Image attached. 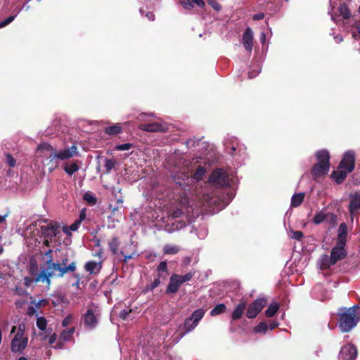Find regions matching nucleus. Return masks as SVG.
Masks as SVG:
<instances>
[{"instance_id":"obj_1","label":"nucleus","mask_w":360,"mask_h":360,"mask_svg":"<svg viewBox=\"0 0 360 360\" xmlns=\"http://www.w3.org/2000/svg\"><path fill=\"white\" fill-rule=\"evenodd\" d=\"M52 250H49L46 255L49 259L46 262V267L41 269L39 274L35 278L36 282H46L47 285L51 284V278H62L66 274L74 273L77 269L75 261L68 264L69 258L65 256L60 262H55L51 256Z\"/></svg>"},{"instance_id":"obj_2","label":"nucleus","mask_w":360,"mask_h":360,"mask_svg":"<svg viewBox=\"0 0 360 360\" xmlns=\"http://www.w3.org/2000/svg\"><path fill=\"white\" fill-rule=\"evenodd\" d=\"M338 325L342 333H348L354 328L360 320V308L354 305L349 308H343L338 313Z\"/></svg>"},{"instance_id":"obj_3","label":"nucleus","mask_w":360,"mask_h":360,"mask_svg":"<svg viewBox=\"0 0 360 360\" xmlns=\"http://www.w3.org/2000/svg\"><path fill=\"white\" fill-rule=\"evenodd\" d=\"M266 304L267 300L266 298H257L249 304L246 316L250 319L256 318Z\"/></svg>"},{"instance_id":"obj_4","label":"nucleus","mask_w":360,"mask_h":360,"mask_svg":"<svg viewBox=\"0 0 360 360\" xmlns=\"http://www.w3.org/2000/svg\"><path fill=\"white\" fill-rule=\"evenodd\" d=\"M355 154L352 150L345 152L338 166L339 169H344L351 173L355 168Z\"/></svg>"},{"instance_id":"obj_5","label":"nucleus","mask_w":360,"mask_h":360,"mask_svg":"<svg viewBox=\"0 0 360 360\" xmlns=\"http://www.w3.org/2000/svg\"><path fill=\"white\" fill-rule=\"evenodd\" d=\"M210 181L220 187L229 186V177L222 169H217L210 176Z\"/></svg>"},{"instance_id":"obj_6","label":"nucleus","mask_w":360,"mask_h":360,"mask_svg":"<svg viewBox=\"0 0 360 360\" xmlns=\"http://www.w3.org/2000/svg\"><path fill=\"white\" fill-rule=\"evenodd\" d=\"M41 234L44 238H48L51 240L60 233V226L56 223L51 222L47 225L40 226Z\"/></svg>"},{"instance_id":"obj_7","label":"nucleus","mask_w":360,"mask_h":360,"mask_svg":"<svg viewBox=\"0 0 360 360\" xmlns=\"http://www.w3.org/2000/svg\"><path fill=\"white\" fill-rule=\"evenodd\" d=\"M357 356V349L352 344H347L341 348L340 359L343 360H355Z\"/></svg>"},{"instance_id":"obj_8","label":"nucleus","mask_w":360,"mask_h":360,"mask_svg":"<svg viewBox=\"0 0 360 360\" xmlns=\"http://www.w3.org/2000/svg\"><path fill=\"white\" fill-rule=\"evenodd\" d=\"M77 153V147L75 145H72L71 147L65 148L64 150L57 152L54 150L53 158L58 160H65L74 157Z\"/></svg>"},{"instance_id":"obj_9","label":"nucleus","mask_w":360,"mask_h":360,"mask_svg":"<svg viewBox=\"0 0 360 360\" xmlns=\"http://www.w3.org/2000/svg\"><path fill=\"white\" fill-rule=\"evenodd\" d=\"M346 245H340L338 243L331 250L330 257L335 264L340 260L345 259L347 256V252L345 247Z\"/></svg>"},{"instance_id":"obj_10","label":"nucleus","mask_w":360,"mask_h":360,"mask_svg":"<svg viewBox=\"0 0 360 360\" xmlns=\"http://www.w3.org/2000/svg\"><path fill=\"white\" fill-rule=\"evenodd\" d=\"M182 285L179 278H177V274H172L169 278L168 285L165 290L166 295L176 294Z\"/></svg>"},{"instance_id":"obj_11","label":"nucleus","mask_w":360,"mask_h":360,"mask_svg":"<svg viewBox=\"0 0 360 360\" xmlns=\"http://www.w3.org/2000/svg\"><path fill=\"white\" fill-rule=\"evenodd\" d=\"M330 167H327V165H323L317 162L313 165L311 169V174L314 180H317L319 178L326 175Z\"/></svg>"},{"instance_id":"obj_12","label":"nucleus","mask_w":360,"mask_h":360,"mask_svg":"<svg viewBox=\"0 0 360 360\" xmlns=\"http://www.w3.org/2000/svg\"><path fill=\"white\" fill-rule=\"evenodd\" d=\"M27 337L24 339L13 338L11 344V351L14 353H21L27 347Z\"/></svg>"},{"instance_id":"obj_13","label":"nucleus","mask_w":360,"mask_h":360,"mask_svg":"<svg viewBox=\"0 0 360 360\" xmlns=\"http://www.w3.org/2000/svg\"><path fill=\"white\" fill-rule=\"evenodd\" d=\"M139 129L148 132H162L165 127L158 122L143 123L139 125Z\"/></svg>"},{"instance_id":"obj_14","label":"nucleus","mask_w":360,"mask_h":360,"mask_svg":"<svg viewBox=\"0 0 360 360\" xmlns=\"http://www.w3.org/2000/svg\"><path fill=\"white\" fill-rule=\"evenodd\" d=\"M349 173V172H347V171L344 169H339L338 166L337 170H334L330 174V178L337 184H341L345 181Z\"/></svg>"},{"instance_id":"obj_15","label":"nucleus","mask_w":360,"mask_h":360,"mask_svg":"<svg viewBox=\"0 0 360 360\" xmlns=\"http://www.w3.org/2000/svg\"><path fill=\"white\" fill-rule=\"evenodd\" d=\"M253 33L250 27H248L243 35V44L247 51H252L253 47Z\"/></svg>"},{"instance_id":"obj_16","label":"nucleus","mask_w":360,"mask_h":360,"mask_svg":"<svg viewBox=\"0 0 360 360\" xmlns=\"http://www.w3.org/2000/svg\"><path fill=\"white\" fill-rule=\"evenodd\" d=\"M347 234L348 231L347 224L345 222L341 223L338 230L337 243H338L341 245H346Z\"/></svg>"},{"instance_id":"obj_17","label":"nucleus","mask_w":360,"mask_h":360,"mask_svg":"<svg viewBox=\"0 0 360 360\" xmlns=\"http://www.w3.org/2000/svg\"><path fill=\"white\" fill-rule=\"evenodd\" d=\"M84 323L90 328H94L96 326L98 320L92 309H89L84 315Z\"/></svg>"},{"instance_id":"obj_18","label":"nucleus","mask_w":360,"mask_h":360,"mask_svg":"<svg viewBox=\"0 0 360 360\" xmlns=\"http://www.w3.org/2000/svg\"><path fill=\"white\" fill-rule=\"evenodd\" d=\"M358 210L360 211V195L355 193L351 197L349 211L351 216H353Z\"/></svg>"},{"instance_id":"obj_19","label":"nucleus","mask_w":360,"mask_h":360,"mask_svg":"<svg viewBox=\"0 0 360 360\" xmlns=\"http://www.w3.org/2000/svg\"><path fill=\"white\" fill-rule=\"evenodd\" d=\"M102 268V262H96L95 261H89L84 265V269L90 274H96L100 272Z\"/></svg>"},{"instance_id":"obj_20","label":"nucleus","mask_w":360,"mask_h":360,"mask_svg":"<svg viewBox=\"0 0 360 360\" xmlns=\"http://www.w3.org/2000/svg\"><path fill=\"white\" fill-rule=\"evenodd\" d=\"M316 158L318 163L327 165L330 167V154L326 150H321L316 153Z\"/></svg>"},{"instance_id":"obj_21","label":"nucleus","mask_w":360,"mask_h":360,"mask_svg":"<svg viewBox=\"0 0 360 360\" xmlns=\"http://www.w3.org/2000/svg\"><path fill=\"white\" fill-rule=\"evenodd\" d=\"M247 307V303L246 302H240L234 309L231 318L233 320L236 321L240 319L243 314H244V311Z\"/></svg>"},{"instance_id":"obj_22","label":"nucleus","mask_w":360,"mask_h":360,"mask_svg":"<svg viewBox=\"0 0 360 360\" xmlns=\"http://www.w3.org/2000/svg\"><path fill=\"white\" fill-rule=\"evenodd\" d=\"M198 324L195 323L190 317L186 319L184 325L182 326L184 331L180 335L182 338L186 333L192 331Z\"/></svg>"},{"instance_id":"obj_23","label":"nucleus","mask_w":360,"mask_h":360,"mask_svg":"<svg viewBox=\"0 0 360 360\" xmlns=\"http://www.w3.org/2000/svg\"><path fill=\"white\" fill-rule=\"evenodd\" d=\"M120 245V241L118 237L114 236L108 241L109 249L113 255L118 253V248Z\"/></svg>"},{"instance_id":"obj_24","label":"nucleus","mask_w":360,"mask_h":360,"mask_svg":"<svg viewBox=\"0 0 360 360\" xmlns=\"http://www.w3.org/2000/svg\"><path fill=\"white\" fill-rule=\"evenodd\" d=\"M333 261L330 256L328 255H322L320 259V268L322 270L328 269L331 266L334 265Z\"/></svg>"},{"instance_id":"obj_25","label":"nucleus","mask_w":360,"mask_h":360,"mask_svg":"<svg viewBox=\"0 0 360 360\" xmlns=\"http://www.w3.org/2000/svg\"><path fill=\"white\" fill-rule=\"evenodd\" d=\"M122 131V127L120 124H115L110 127H107L104 129L105 134L110 136H115L120 134Z\"/></svg>"},{"instance_id":"obj_26","label":"nucleus","mask_w":360,"mask_h":360,"mask_svg":"<svg viewBox=\"0 0 360 360\" xmlns=\"http://www.w3.org/2000/svg\"><path fill=\"white\" fill-rule=\"evenodd\" d=\"M304 197L305 193L302 192L294 194L291 199V207H297L301 205L304 199Z\"/></svg>"},{"instance_id":"obj_27","label":"nucleus","mask_w":360,"mask_h":360,"mask_svg":"<svg viewBox=\"0 0 360 360\" xmlns=\"http://www.w3.org/2000/svg\"><path fill=\"white\" fill-rule=\"evenodd\" d=\"M104 161H105L104 167L105 168L104 173L106 174H109L111 172L112 169L117 164V162L116 160H115V159H108L107 158H105Z\"/></svg>"},{"instance_id":"obj_28","label":"nucleus","mask_w":360,"mask_h":360,"mask_svg":"<svg viewBox=\"0 0 360 360\" xmlns=\"http://www.w3.org/2000/svg\"><path fill=\"white\" fill-rule=\"evenodd\" d=\"M205 310L202 308L198 309L195 310L190 318L197 324H198L199 321L203 318L205 315Z\"/></svg>"},{"instance_id":"obj_29","label":"nucleus","mask_w":360,"mask_h":360,"mask_svg":"<svg viewBox=\"0 0 360 360\" xmlns=\"http://www.w3.org/2000/svg\"><path fill=\"white\" fill-rule=\"evenodd\" d=\"M279 309V305L276 302L270 304L267 309L265 311V315L266 317L270 318L274 316Z\"/></svg>"},{"instance_id":"obj_30","label":"nucleus","mask_w":360,"mask_h":360,"mask_svg":"<svg viewBox=\"0 0 360 360\" xmlns=\"http://www.w3.org/2000/svg\"><path fill=\"white\" fill-rule=\"evenodd\" d=\"M226 307L224 304H217L210 311L212 316H215L221 314L226 311Z\"/></svg>"},{"instance_id":"obj_31","label":"nucleus","mask_w":360,"mask_h":360,"mask_svg":"<svg viewBox=\"0 0 360 360\" xmlns=\"http://www.w3.org/2000/svg\"><path fill=\"white\" fill-rule=\"evenodd\" d=\"M327 219V213L323 212H318L312 219V222L316 224H320Z\"/></svg>"},{"instance_id":"obj_32","label":"nucleus","mask_w":360,"mask_h":360,"mask_svg":"<svg viewBox=\"0 0 360 360\" xmlns=\"http://www.w3.org/2000/svg\"><path fill=\"white\" fill-rule=\"evenodd\" d=\"M83 199L89 205H95L97 202V198L91 193L86 192L83 195Z\"/></svg>"},{"instance_id":"obj_33","label":"nucleus","mask_w":360,"mask_h":360,"mask_svg":"<svg viewBox=\"0 0 360 360\" xmlns=\"http://www.w3.org/2000/svg\"><path fill=\"white\" fill-rule=\"evenodd\" d=\"M74 333H75V328H73V327L66 329V330H64L61 333L60 338V339H62L64 341H69L72 338Z\"/></svg>"},{"instance_id":"obj_34","label":"nucleus","mask_w":360,"mask_h":360,"mask_svg":"<svg viewBox=\"0 0 360 360\" xmlns=\"http://www.w3.org/2000/svg\"><path fill=\"white\" fill-rule=\"evenodd\" d=\"M180 250V248L176 245H165L163 249L165 255H176Z\"/></svg>"},{"instance_id":"obj_35","label":"nucleus","mask_w":360,"mask_h":360,"mask_svg":"<svg viewBox=\"0 0 360 360\" xmlns=\"http://www.w3.org/2000/svg\"><path fill=\"white\" fill-rule=\"evenodd\" d=\"M53 158V153H50L49 156V162L48 163V165L49 166V170L50 172H53L54 169H56L57 167H59V162L57 160V158Z\"/></svg>"},{"instance_id":"obj_36","label":"nucleus","mask_w":360,"mask_h":360,"mask_svg":"<svg viewBox=\"0 0 360 360\" xmlns=\"http://www.w3.org/2000/svg\"><path fill=\"white\" fill-rule=\"evenodd\" d=\"M79 167L78 165L76 162H73L70 165H66L64 167L65 172L68 175H70V176L72 175L76 172H77L79 170Z\"/></svg>"},{"instance_id":"obj_37","label":"nucleus","mask_w":360,"mask_h":360,"mask_svg":"<svg viewBox=\"0 0 360 360\" xmlns=\"http://www.w3.org/2000/svg\"><path fill=\"white\" fill-rule=\"evenodd\" d=\"M160 284V274H158V278L151 283L150 285H147L145 288V292H152L155 288Z\"/></svg>"},{"instance_id":"obj_38","label":"nucleus","mask_w":360,"mask_h":360,"mask_svg":"<svg viewBox=\"0 0 360 360\" xmlns=\"http://www.w3.org/2000/svg\"><path fill=\"white\" fill-rule=\"evenodd\" d=\"M268 330V326L265 322H260L254 328V331L256 333H265Z\"/></svg>"},{"instance_id":"obj_39","label":"nucleus","mask_w":360,"mask_h":360,"mask_svg":"<svg viewBox=\"0 0 360 360\" xmlns=\"http://www.w3.org/2000/svg\"><path fill=\"white\" fill-rule=\"evenodd\" d=\"M205 169L199 166L193 174V178L197 181L201 180L205 174Z\"/></svg>"},{"instance_id":"obj_40","label":"nucleus","mask_w":360,"mask_h":360,"mask_svg":"<svg viewBox=\"0 0 360 360\" xmlns=\"http://www.w3.org/2000/svg\"><path fill=\"white\" fill-rule=\"evenodd\" d=\"M36 324L37 328L42 331L46 329L47 321L46 319L43 316L37 318Z\"/></svg>"},{"instance_id":"obj_41","label":"nucleus","mask_w":360,"mask_h":360,"mask_svg":"<svg viewBox=\"0 0 360 360\" xmlns=\"http://www.w3.org/2000/svg\"><path fill=\"white\" fill-rule=\"evenodd\" d=\"M37 150L38 151H50L51 153H53L54 150H56L55 148H53L49 143H43L39 144L37 146Z\"/></svg>"},{"instance_id":"obj_42","label":"nucleus","mask_w":360,"mask_h":360,"mask_svg":"<svg viewBox=\"0 0 360 360\" xmlns=\"http://www.w3.org/2000/svg\"><path fill=\"white\" fill-rule=\"evenodd\" d=\"M340 15L345 19H349L351 17V13L347 6L345 4L341 5L340 7Z\"/></svg>"},{"instance_id":"obj_43","label":"nucleus","mask_w":360,"mask_h":360,"mask_svg":"<svg viewBox=\"0 0 360 360\" xmlns=\"http://www.w3.org/2000/svg\"><path fill=\"white\" fill-rule=\"evenodd\" d=\"M193 276H194V273L188 272L187 274H186L184 275L177 274V278H179L180 281L183 284L184 283H185L186 281H191L193 278Z\"/></svg>"},{"instance_id":"obj_44","label":"nucleus","mask_w":360,"mask_h":360,"mask_svg":"<svg viewBox=\"0 0 360 360\" xmlns=\"http://www.w3.org/2000/svg\"><path fill=\"white\" fill-rule=\"evenodd\" d=\"M25 332V325L24 324H20L18 326V330L16 335H15V337L13 338L24 339L25 338V337H24Z\"/></svg>"},{"instance_id":"obj_45","label":"nucleus","mask_w":360,"mask_h":360,"mask_svg":"<svg viewBox=\"0 0 360 360\" xmlns=\"http://www.w3.org/2000/svg\"><path fill=\"white\" fill-rule=\"evenodd\" d=\"M133 147V144L126 143L123 144L117 145L115 146V150L117 151L128 150Z\"/></svg>"},{"instance_id":"obj_46","label":"nucleus","mask_w":360,"mask_h":360,"mask_svg":"<svg viewBox=\"0 0 360 360\" xmlns=\"http://www.w3.org/2000/svg\"><path fill=\"white\" fill-rule=\"evenodd\" d=\"M179 1L184 9L192 10L193 8V5L191 2V0H179Z\"/></svg>"},{"instance_id":"obj_47","label":"nucleus","mask_w":360,"mask_h":360,"mask_svg":"<svg viewBox=\"0 0 360 360\" xmlns=\"http://www.w3.org/2000/svg\"><path fill=\"white\" fill-rule=\"evenodd\" d=\"M304 237V234L301 231H294L292 232L291 238L297 240H301Z\"/></svg>"},{"instance_id":"obj_48","label":"nucleus","mask_w":360,"mask_h":360,"mask_svg":"<svg viewBox=\"0 0 360 360\" xmlns=\"http://www.w3.org/2000/svg\"><path fill=\"white\" fill-rule=\"evenodd\" d=\"M157 270L159 274L160 272H167V262L166 261L161 262L159 264V265L157 268Z\"/></svg>"},{"instance_id":"obj_49","label":"nucleus","mask_w":360,"mask_h":360,"mask_svg":"<svg viewBox=\"0 0 360 360\" xmlns=\"http://www.w3.org/2000/svg\"><path fill=\"white\" fill-rule=\"evenodd\" d=\"M6 162L11 167H13L15 165V158L9 153L6 154Z\"/></svg>"},{"instance_id":"obj_50","label":"nucleus","mask_w":360,"mask_h":360,"mask_svg":"<svg viewBox=\"0 0 360 360\" xmlns=\"http://www.w3.org/2000/svg\"><path fill=\"white\" fill-rule=\"evenodd\" d=\"M15 18V15H10L6 19L0 22V28L4 27L11 23Z\"/></svg>"},{"instance_id":"obj_51","label":"nucleus","mask_w":360,"mask_h":360,"mask_svg":"<svg viewBox=\"0 0 360 360\" xmlns=\"http://www.w3.org/2000/svg\"><path fill=\"white\" fill-rule=\"evenodd\" d=\"M200 139H188L186 141V145L187 148H191L195 147L196 145H198V141Z\"/></svg>"},{"instance_id":"obj_52","label":"nucleus","mask_w":360,"mask_h":360,"mask_svg":"<svg viewBox=\"0 0 360 360\" xmlns=\"http://www.w3.org/2000/svg\"><path fill=\"white\" fill-rule=\"evenodd\" d=\"M326 220H328L330 224H335L337 221V216L332 212H328Z\"/></svg>"},{"instance_id":"obj_53","label":"nucleus","mask_w":360,"mask_h":360,"mask_svg":"<svg viewBox=\"0 0 360 360\" xmlns=\"http://www.w3.org/2000/svg\"><path fill=\"white\" fill-rule=\"evenodd\" d=\"M208 3L215 11H220L221 9V6L220 4L215 0H210L208 1Z\"/></svg>"},{"instance_id":"obj_54","label":"nucleus","mask_w":360,"mask_h":360,"mask_svg":"<svg viewBox=\"0 0 360 360\" xmlns=\"http://www.w3.org/2000/svg\"><path fill=\"white\" fill-rule=\"evenodd\" d=\"M191 2L195 4L197 6L200 8H203L205 6V3L203 0H191Z\"/></svg>"},{"instance_id":"obj_55","label":"nucleus","mask_w":360,"mask_h":360,"mask_svg":"<svg viewBox=\"0 0 360 360\" xmlns=\"http://www.w3.org/2000/svg\"><path fill=\"white\" fill-rule=\"evenodd\" d=\"M80 223V221L77 219L75 220V222L70 226V229L73 231H77Z\"/></svg>"},{"instance_id":"obj_56","label":"nucleus","mask_w":360,"mask_h":360,"mask_svg":"<svg viewBox=\"0 0 360 360\" xmlns=\"http://www.w3.org/2000/svg\"><path fill=\"white\" fill-rule=\"evenodd\" d=\"M131 311V310H129V311L124 309L122 310L120 314V317L123 319V320H125L127 319V316L129 315V314Z\"/></svg>"},{"instance_id":"obj_57","label":"nucleus","mask_w":360,"mask_h":360,"mask_svg":"<svg viewBox=\"0 0 360 360\" xmlns=\"http://www.w3.org/2000/svg\"><path fill=\"white\" fill-rule=\"evenodd\" d=\"M182 214H183V211L181 209H176L172 213L173 217H175V218L180 217Z\"/></svg>"},{"instance_id":"obj_58","label":"nucleus","mask_w":360,"mask_h":360,"mask_svg":"<svg viewBox=\"0 0 360 360\" xmlns=\"http://www.w3.org/2000/svg\"><path fill=\"white\" fill-rule=\"evenodd\" d=\"M57 339V334L56 333H53L52 335H50L49 338V343L50 345H52L56 340Z\"/></svg>"},{"instance_id":"obj_59","label":"nucleus","mask_w":360,"mask_h":360,"mask_svg":"<svg viewBox=\"0 0 360 360\" xmlns=\"http://www.w3.org/2000/svg\"><path fill=\"white\" fill-rule=\"evenodd\" d=\"M146 16L148 18V19L150 21H153L155 20V14L153 11H148L146 13Z\"/></svg>"},{"instance_id":"obj_60","label":"nucleus","mask_w":360,"mask_h":360,"mask_svg":"<svg viewBox=\"0 0 360 360\" xmlns=\"http://www.w3.org/2000/svg\"><path fill=\"white\" fill-rule=\"evenodd\" d=\"M36 309L34 307L30 306L27 309V314L30 316H32L35 314Z\"/></svg>"},{"instance_id":"obj_61","label":"nucleus","mask_w":360,"mask_h":360,"mask_svg":"<svg viewBox=\"0 0 360 360\" xmlns=\"http://www.w3.org/2000/svg\"><path fill=\"white\" fill-rule=\"evenodd\" d=\"M74 276L75 278H77V281L75 283L72 284V286H76V287L78 288L79 285V281L81 280V278H80L79 274H74Z\"/></svg>"},{"instance_id":"obj_62","label":"nucleus","mask_w":360,"mask_h":360,"mask_svg":"<svg viewBox=\"0 0 360 360\" xmlns=\"http://www.w3.org/2000/svg\"><path fill=\"white\" fill-rule=\"evenodd\" d=\"M25 292L26 290L22 288H16L15 289V293L18 295H23Z\"/></svg>"},{"instance_id":"obj_63","label":"nucleus","mask_w":360,"mask_h":360,"mask_svg":"<svg viewBox=\"0 0 360 360\" xmlns=\"http://www.w3.org/2000/svg\"><path fill=\"white\" fill-rule=\"evenodd\" d=\"M264 17V15L263 13H258L253 16V20H259L263 19Z\"/></svg>"},{"instance_id":"obj_64","label":"nucleus","mask_w":360,"mask_h":360,"mask_svg":"<svg viewBox=\"0 0 360 360\" xmlns=\"http://www.w3.org/2000/svg\"><path fill=\"white\" fill-rule=\"evenodd\" d=\"M86 217L85 210H83L79 214V219H77L82 222Z\"/></svg>"}]
</instances>
